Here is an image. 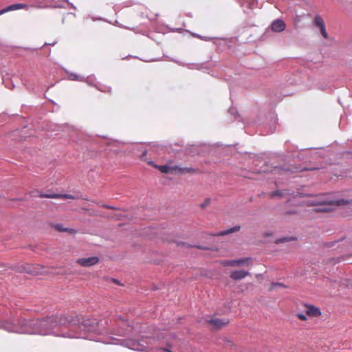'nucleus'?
<instances>
[{
  "label": "nucleus",
  "instance_id": "obj_12",
  "mask_svg": "<svg viewBox=\"0 0 352 352\" xmlns=\"http://www.w3.org/2000/svg\"><path fill=\"white\" fill-rule=\"evenodd\" d=\"M307 308L305 313L310 317H318L321 315L320 309L317 307L310 305H305Z\"/></svg>",
  "mask_w": 352,
  "mask_h": 352
},
{
  "label": "nucleus",
  "instance_id": "obj_24",
  "mask_svg": "<svg viewBox=\"0 0 352 352\" xmlns=\"http://www.w3.org/2000/svg\"><path fill=\"white\" fill-rule=\"evenodd\" d=\"M296 316L299 320H300L302 321H306L307 320V316L303 314H300V313L297 314Z\"/></svg>",
  "mask_w": 352,
  "mask_h": 352
},
{
  "label": "nucleus",
  "instance_id": "obj_18",
  "mask_svg": "<svg viewBox=\"0 0 352 352\" xmlns=\"http://www.w3.org/2000/svg\"><path fill=\"white\" fill-rule=\"evenodd\" d=\"M126 346L133 350H140V344L135 341H129Z\"/></svg>",
  "mask_w": 352,
  "mask_h": 352
},
{
  "label": "nucleus",
  "instance_id": "obj_15",
  "mask_svg": "<svg viewBox=\"0 0 352 352\" xmlns=\"http://www.w3.org/2000/svg\"><path fill=\"white\" fill-rule=\"evenodd\" d=\"M337 206V204H325L319 205L318 207L315 209L316 212H331L333 210V206Z\"/></svg>",
  "mask_w": 352,
  "mask_h": 352
},
{
  "label": "nucleus",
  "instance_id": "obj_10",
  "mask_svg": "<svg viewBox=\"0 0 352 352\" xmlns=\"http://www.w3.org/2000/svg\"><path fill=\"white\" fill-rule=\"evenodd\" d=\"M286 28V25L283 20L276 19L271 24V29L274 32H280Z\"/></svg>",
  "mask_w": 352,
  "mask_h": 352
},
{
  "label": "nucleus",
  "instance_id": "obj_25",
  "mask_svg": "<svg viewBox=\"0 0 352 352\" xmlns=\"http://www.w3.org/2000/svg\"><path fill=\"white\" fill-rule=\"evenodd\" d=\"M210 203V199L208 198L206 199L203 204H201V207L202 208H204L207 206H208Z\"/></svg>",
  "mask_w": 352,
  "mask_h": 352
},
{
  "label": "nucleus",
  "instance_id": "obj_11",
  "mask_svg": "<svg viewBox=\"0 0 352 352\" xmlns=\"http://www.w3.org/2000/svg\"><path fill=\"white\" fill-rule=\"evenodd\" d=\"M40 197H46V198H52V199H75L76 197L72 195L68 194H40Z\"/></svg>",
  "mask_w": 352,
  "mask_h": 352
},
{
  "label": "nucleus",
  "instance_id": "obj_21",
  "mask_svg": "<svg viewBox=\"0 0 352 352\" xmlns=\"http://www.w3.org/2000/svg\"><path fill=\"white\" fill-rule=\"evenodd\" d=\"M276 287H284V288L287 287V286L285 285H284L283 283H272L270 285L269 290L270 291H273L274 289H276Z\"/></svg>",
  "mask_w": 352,
  "mask_h": 352
},
{
  "label": "nucleus",
  "instance_id": "obj_8",
  "mask_svg": "<svg viewBox=\"0 0 352 352\" xmlns=\"http://www.w3.org/2000/svg\"><path fill=\"white\" fill-rule=\"evenodd\" d=\"M314 24L316 27L320 28V33L324 38H328V34L326 31L324 21L320 15H316L314 17Z\"/></svg>",
  "mask_w": 352,
  "mask_h": 352
},
{
  "label": "nucleus",
  "instance_id": "obj_2",
  "mask_svg": "<svg viewBox=\"0 0 352 352\" xmlns=\"http://www.w3.org/2000/svg\"><path fill=\"white\" fill-rule=\"evenodd\" d=\"M352 204V199H340L338 200H327L322 199L320 196H318L314 199L309 200L306 202L308 206L325 205V204H337V206H342Z\"/></svg>",
  "mask_w": 352,
  "mask_h": 352
},
{
  "label": "nucleus",
  "instance_id": "obj_3",
  "mask_svg": "<svg viewBox=\"0 0 352 352\" xmlns=\"http://www.w3.org/2000/svg\"><path fill=\"white\" fill-rule=\"evenodd\" d=\"M26 320L22 319L19 321V325H16L8 321H0V329H4L10 333H26Z\"/></svg>",
  "mask_w": 352,
  "mask_h": 352
},
{
  "label": "nucleus",
  "instance_id": "obj_17",
  "mask_svg": "<svg viewBox=\"0 0 352 352\" xmlns=\"http://www.w3.org/2000/svg\"><path fill=\"white\" fill-rule=\"evenodd\" d=\"M241 229L240 226H235L230 229H228L226 230L221 231L220 232H218L217 234H212V236H225L231 233H234L236 232L239 231Z\"/></svg>",
  "mask_w": 352,
  "mask_h": 352
},
{
  "label": "nucleus",
  "instance_id": "obj_26",
  "mask_svg": "<svg viewBox=\"0 0 352 352\" xmlns=\"http://www.w3.org/2000/svg\"><path fill=\"white\" fill-rule=\"evenodd\" d=\"M25 271L32 274H37V272L30 270V266H29L28 270L26 269Z\"/></svg>",
  "mask_w": 352,
  "mask_h": 352
},
{
  "label": "nucleus",
  "instance_id": "obj_20",
  "mask_svg": "<svg viewBox=\"0 0 352 352\" xmlns=\"http://www.w3.org/2000/svg\"><path fill=\"white\" fill-rule=\"evenodd\" d=\"M69 79L71 80L82 81L83 78L76 74L71 73L69 74Z\"/></svg>",
  "mask_w": 352,
  "mask_h": 352
},
{
  "label": "nucleus",
  "instance_id": "obj_31",
  "mask_svg": "<svg viewBox=\"0 0 352 352\" xmlns=\"http://www.w3.org/2000/svg\"><path fill=\"white\" fill-rule=\"evenodd\" d=\"M166 351H168V352H171L170 351H168V350H166Z\"/></svg>",
  "mask_w": 352,
  "mask_h": 352
},
{
  "label": "nucleus",
  "instance_id": "obj_16",
  "mask_svg": "<svg viewBox=\"0 0 352 352\" xmlns=\"http://www.w3.org/2000/svg\"><path fill=\"white\" fill-rule=\"evenodd\" d=\"M52 226L58 232H68L69 234L76 233V230L72 228H64L63 224L56 223L52 225Z\"/></svg>",
  "mask_w": 352,
  "mask_h": 352
},
{
  "label": "nucleus",
  "instance_id": "obj_7",
  "mask_svg": "<svg viewBox=\"0 0 352 352\" xmlns=\"http://www.w3.org/2000/svg\"><path fill=\"white\" fill-rule=\"evenodd\" d=\"M314 24L316 27L320 28V33L324 38H328V34L326 31L324 21L320 15H316L314 17Z\"/></svg>",
  "mask_w": 352,
  "mask_h": 352
},
{
  "label": "nucleus",
  "instance_id": "obj_29",
  "mask_svg": "<svg viewBox=\"0 0 352 352\" xmlns=\"http://www.w3.org/2000/svg\"><path fill=\"white\" fill-rule=\"evenodd\" d=\"M146 155V151H144L142 153V158H144V157Z\"/></svg>",
  "mask_w": 352,
  "mask_h": 352
},
{
  "label": "nucleus",
  "instance_id": "obj_9",
  "mask_svg": "<svg viewBox=\"0 0 352 352\" xmlns=\"http://www.w3.org/2000/svg\"><path fill=\"white\" fill-rule=\"evenodd\" d=\"M229 322L228 319H220L217 318H212L208 320V322L213 325L216 329H221L226 326Z\"/></svg>",
  "mask_w": 352,
  "mask_h": 352
},
{
  "label": "nucleus",
  "instance_id": "obj_23",
  "mask_svg": "<svg viewBox=\"0 0 352 352\" xmlns=\"http://www.w3.org/2000/svg\"><path fill=\"white\" fill-rule=\"evenodd\" d=\"M83 325V327L87 330V331H91L92 329L91 328V327H89L91 325V322L89 320H85L83 322V323L82 324Z\"/></svg>",
  "mask_w": 352,
  "mask_h": 352
},
{
  "label": "nucleus",
  "instance_id": "obj_27",
  "mask_svg": "<svg viewBox=\"0 0 352 352\" xmlns=\"http://www.w3.org/2000/svg\"><path fill=\"white\" fill-rule=\"evenodd\" d=\"M198 249H200V250H208L207 248H205V247H203V246H200V245H197L195 246Z\"/></svg>",
  "mask_w": 352,
  "mask_h": 352
},
{
  "label": "nucleus",
  "instance_id": "obj_19",
  "mask_svg": "<svg viewBox=\"0 0 352 352\" xmlns=\"http://www.w3.org/2000/svg\"><path fill=\"white\" fill-rule=\"evenodd\" d=\"M286 194H287V190H276V191H274L271 193V197H276V196H278L280 197H282L283 196H285Z\"/></svg>",
  "mask_w": 352,
  "mask_h": 352
},
{
  "label": "nucleus",
  "instance_id": "obj_4",
  "mask_svg": "<svg viewBox=\"0 0 352 352\" xmlns=\"http://www.w3.org/2000/svg\"><path fill=\"white\" fill-rule=\"evenodd\" d=\"M252 262L251 258H243L235 260H226L221 261L224 266H248Z\"/></svg>",
  "mask_w": 352,
  "mask_h": 352
},
{
  "label": "nucleus",
  "instance_id": "obj_1",
  "mask_svg": "<svg viewBox=\"0 0 352 352\" xmlns=\"http://www.w3.org/2000/svg\"><path fill=\"white\" fill-rule=\"evenodd\" d=\"M69 318L70 316H52L42 320H26L25 330L23 331L29 334L48 335L52 333L59 325H65L67 323L75 324L76 320Z\"/></svg>",
  "mask_w": 352,
  "mask_h": 352
},
{
  "label": "nucleus",
  "instance_id": "obj_30",
  "mask_svg": "<svg viewBox=\"0 0 352 352\" xmlns=\"http://www.w3.org/2000/svg\"><path fill=\"white\" fill-rule=\"evenodd\" d=\"M298 195H299V196H300V197H304V195H303L302 193H299Z\"/></svg>",
  "mask_w": 352,
  "mask_h": 352
},
{
  "label": "nucleus",
  "instance_id": "obj_14",
  "mask_svg": "<svg viewBox=\"0 0 352 352\" xmlns=\"http://www.w3.org/2000/svg\"><path fill=\"white\" fill-rule=\"evenodd\" d=\"M28 6L25 3L12 4V5L8 6L7 8L0 10V15L2 14H4L8 11L16 10H19V9H28Z\"/></svg>",
  "mask_w": 352,
  "mask_h": 352
},
{
  "label": "nucleus",
  "instance_id": "obj_6",
  "mask_svg": "<svg viewBox=\"0 0 352 352\" xmlns=\"http://www.w3.org/2000/svg\"><path fill=\"white\" fill-rule=\"evenodd\" d=\"M76 262L82 267H91L98 263L99 258L98 256L81 258H78Z\"/></svg>",
  "mask_w": 352,
  "mask_h": 352
},
{
  "label": "nucleus",
  "instance_id": "obj_28",
  "mask_svg": "<svg viewBox=\"0 0 352 352\" xmlns=\"http://www.w3.org/2000/svg\"><path fill=\"white\" fill-rule=\"evenodd\" d=\"M102 207L106 208H109V209H113L114 208L113 207L110 206H107V205H102Z\"/></svg>",
  "mask_w": 352,
  "mask_h": 352
},
{
  "label": "nucleus",
  "instance_id": "obj_5",
  "mask_svg": "<svg viewBox=\"0 0 352 352\" xmlns=\"http://www.w3.org/2000/svg\"><path fill=\"white\" fill-rule=\"evenodd\" d=\"M158 169L163 173H173V170H179L180 173H192L194 170L192 168H179L177 166L170 167L167 165L159 166Z\"/></svg>",
  "mask_w": 352,
  "mask_h": 352
},
{
  "label": "nucleus",
  "instance_id": "obj_22",
  "mask_svg": "<svg viewBox=\"0 0 352 352\" xmlns=\"http://www.w3.org/2000/svg\"><path fill=\"white\" fill-rule=\"evenodd\" d=\"M294 169L295 170H293L292 172L298 173V172H301V171L307 170H316V168H305V167L302 168H298L295 167Z\"/></svg>",
  "mask_w": 352,
  "mask_h": 352
},
{
  "label": "nucleus",
  "instance_id": "obj_13",
  "mask_svg": "<svg viewBox=\"0 0 352 352\" xmlns=\"http://www.w3.org/2000/svg\"><path fill=\"white\" fill-rule=\"evenodd\" d=\"M249 275V272L245 270H234L232 271L230 277L234 280H239Z\"/></svg>",
  "mask_w": 352,
  "mask_h": 352
}]
</instances>
